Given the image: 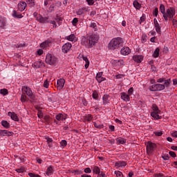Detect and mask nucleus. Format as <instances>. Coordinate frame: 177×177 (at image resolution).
Listing matches in <instances>:
<instances>
[{"instance_id":"nucleus-1","label":"nucleus","mask_w":177,"mask_h":177,"mask_svg":"<svg viewBox=\"0 0 177 177\" xmlns=\"http://www.w3.org/2000/svg\"><path fill=\"white\" fill-rule=\"evenodd\" d=\"M97 41H99V36L96 34H92L91 35L82 36L81 44L85 48L91 49V48H93L96 45Z\"/></svg>"},{"instance_id":"nucleus-2","label":"nucleus","mask_w":177,"mask_h":177,"mask_svg":"<svg viewBox=\"0 0 177 177\" xmlns=\"http://www.w3.org/2000/svg\"><path fill=\"white\" fill-rule=\"evenodd\" d=\"M21 91L22 95H21V102H22V103L28 102V97H27V96L29 97L30 102H35V100H37L35 95H34V93H32V90H31V88L27 86H24L21 88Z\"/></svg>"},{"instance_id":"nucleus-3","label":"nucleus","mask_w":177,"mask_h":177,"mask_svg":"<svg viewBox=\"0 0 177 177\" xmlns=\"http://www.w3.org/2000/svg\"><path fill=\"white\" fill-rule=\"evenodd\" d=\"M124 45V40L121 37H115L112 39L109 44V48L111 50H114V49H118L119 48L122 47Z\"/></svg>"},{"instance_id":"nucleus-4","label":"nucleus","mask_w":177,"mask_h":177,"mask_svg":"<svg viewBox=\"0 0 177 177\" xmlns=\"http://www.w3.org/2000/svg\"><path fill=\"white\" fill-rule=\"evenodd\" d=\"M36 20L39 21V23H50V24L53 25V28H57V24H56V20H50L49 19V17H43L39 15L36 17Z\"/></svg>"},{"instance_id":"nucleus-5","label":"nucleus","mask_w":177,"mask_h":177,"mask_svg":"<svg viewBox=\"0 0 177 177\" xmlns=\"http://www.w3.org/2000/svg\"><path fill=\"white\" fill-rule=\"evenodd\" d=\"M176 11L174 7H169L166 10V12L163 15V18L165 19V21H168V20H172L175 17Z\"/></svg>"},{"instance_id":"nucleus-6","label":"nucleus","mask_w":177,"mask_h":177,"mask_svg":"<svg viewBox=\"0 0 177 177\" xmlns=\"http://www.w3.org/2000/svg\"><path fill=\"white\" fill-rule=\"evenodd\" d=\"M157 149V144L152 142H147V153L149 156H151Z\"/></svg>"},{"instance_id":"nucleus-7","label":"nucleus","mask_w":177,"mask_h":177,"mask_svg":"<svg viewBox=\"0 0 177 177\" xmlns=\"http://www.w3.org/2000/svg\"><path fill=\"white\" fill-rule=\"evenodd\" d=\"M45 62L47 64H50V66H55L57 63V58L52 55V54L48 53L46 56Z\"/></svg>"},{"instance_id":"nucleus-8","label":"nucleus","mask_w":177,"mask_h":177,"mask_svg":"<svg viewBox=\"0 0 177 177\" xmlns=\"http://www.w3.org/2000/svg\"><path fill=\"white\" fill-rule=\"evenodd\" d=\"M156 82H158L159 84H162V82H164L163 85H165L166 88H168V86H169V84H171V79L165 80V78L161 77L158 79Z\"/></svg>"},{"instance_id":"nucleus-9","label":"nucleus","mask_w":177,"mask_h":177,"mask_svg":"<svg viewBox=\"0 0 177 177\" xmlns=\"http://www.w3.org/2000/svg\"><path fill=\"white\" fill-rule=\"evenodd\" d=\"M64 84H66V80L64 78L59 79L57 81V88L59 91H62L64 88Z\"/></svg>"},{"instance_id":"nucleus-10","label":"nucleus","mask_w":177,"mask_h":177,"mask_svg":"<svg viewBox=\"0 0 177 177\" xmlns=\"http://www.w3.org/2000/svg\"><path fill=\"white\" fill-rule=\"evenodd\" d=\"M72 46H73V45H71V43L68 42V43L64 44L62 46L63 53H67L68 52H69V50H70V49H71Z\"/></svg>"},{"instance_id":"nucleus-11","label":"nucleus","mask_w":177,"mask_h":177,"mask_svg":"<svg viewBox=\"0 0 177 177\" xmlns=\"http://www.w3.org/2000/svg\"><path fill=\"white\" fill-rule=\"evenodd\" d=\"M57 121H66L67 120V115L65 113H59L55 116Z\"/></svg>"},{"instance_id":"nucleus-12","label":"nucleus","mask_w":177,"mask_h":177,"mask_svg":"<svg viewBox=\"0 0 177 177\" xmlns=\"http://www.w3.org/2000/svg\"><path fill=\"white\" fill-rule=\"evenodd\" d=\"M120 53L123 56H128L131 53V49H129V47H123L120 50Z\"/></svg>"},{"instance_id":"nucleus-13","label":"nucleus","mask_w":177,"mask_h":177,"mask_svg":"<svg viewBox=\"0 0 177 177\" xmlns=\"http://www.w3.org/2000/svg\"><path fill=\"white\" fill-rule=\"evenodd\" d=\"M127 166V162L124 160L118 161L115 163L116 168H124Z\"/></svg>"},{"instance_id":"nucleus-14","label":"nucleus","mask_w":177,"mask_h":177,"mask_svg":"<svg viewBox=\"0 0 177 177\" xmlns=\"http://www.w3.org/2000/svg\"><path fill=\"white\" fill-rule=\"evenodd\" d=\"M13 135V132L9 131L8 130H0V136H12Z\"/></svg>"},{"instance_id":"nucleus-15","label":"nucleus","mask_w":177,"mask_h":177,"mask_svg":"<svg viewBox=\"0 0 177 177\" xmlns=\"http://www.w3.org/2000/svg\"><path fill=\"white\" fill-rule=\"evenodd\" d=\"M8 116L10 117L11 120H12L13 121H19V116H17V115L15 112H8Z\"/></svg>"},{"instance_id":"nucleus-16","label":"nucleus","mask_w":177,"mask_h":177,"mask_svg":"<svg viewBox=\"0 0 177 177\" xmlns=\"http://www.w3.org/2000/svg\"><path fill=\"white\" fill-rule=\"evenodd\" d=\"M35 68H41L43 66H45V64L42 61H37L32 64Z\"/></svg>"},{"instance_id":"nucleus-17","label":"nucleus","mask_w":177,"mask_h":177,"mask_svg":"<svg viewBox=\"0 0 177 177\" xmlns=\"http://www.w3.org/2000/svg\"><path fill=\"white\" fill-rule=\"evenodd\" d=\"M116 145H125L127 143V139L122 137H119L115 139Z\"/></svg>"},{"instance_id":"nucleus-18","label":"nucleus","mask_w":177,"mask_h":177,"mask_svg":"<svg viewBox=\"0 0 177 177\" xmlns=\"http://www.w3.org/2000/svg\"><path fill=\"white\" fill-rule=\"evenodd\" d=\"M133 60H134L136 63H142L143 61V55H133Z\"/></svg>"},{"instance_id":"nucleus-19","label":"nucleus","mask_w":177,"mask_h":177,"mask_svg":"<svg viewBox=\"0 0 177 177\" xmlns=\"http://www.w3.org/2000/svg\"><path fill=\"white\" fill-rule=\"evenodd\" d=\"M161 112H151V117H153L154 120H161L162 117L160 116Z\"/></svg>"},{"instance_id":"nucleus-20","label":"nucleus","mask_w":177,"mask_h":177,"mask_svg":"<svg viewBox=\"0 0 177 177\" xmlns=\"http://www.w3.org/2000/svg\"><path fill=\"white\" fill-rule=\"evenodd\" d=\"M27 7V3L24 1H21L18 4V9L20 12H23Z\"/></svg>"},{"instance_id":"nucleus-21","label":"nucleus","mask_w":177,"mask_h":177,"mask_svg":"<svg viewBox=\"0 0 177 177\" xmlns=\"http://www.w3.org/2000/svg\"><path fill=\"white\" fill-rule=\"evenodd\" d=\"M55 20L57 23L58 26H62L63 17H61L60 14H56Z\"/></svg>"},{"instance_id":"nucleus-22","label":"nucleus","mask_w":177,"mask_h":177,"mask_svg":"<svg viewBox=\"0 0 177 177\" xmlns=\"http://www.w3.org/2000/svg\"><path fill=\"white\" fill-rule=\"evenodd\" d=\"M5 27H6V21L5 18L0 17V30H4Z\"/></svg>"},{"instance_id":"nucleus-23","label":"nucleus","mask_w":177,"mask_h":177,"mask_svg":"<svg viewBox=\"0 0 177 177\" xmlns=\"http://www.w3.org/2000/svg\"><path fill=\"white\" fill-rule=\"evenodd\" d=\"M121 99L124 100V102H129L130 97L129 95L124 92L121 93Z\"/></svg>"},{"instance_id":"nucleus-24","label":"nucleus","mask_w":177,"mask_h":177,"mask_svg":"<svg viewBox=\"0 0 177 177\" xmlns=\"http://www.w3.org/2000/svg\"><path fill=\"white\" fill-rule=\"evenodd\" d=\"M46 174L47 176H50V175L53 174V166L50 165L47 168Z\"/></svg>"},{"instance_id":"nucleus-25","label":"nucleus","mask_w":177,"mask_h":177,"mask_svg":"<svg viewBox=\"0 0 177 177\" xmlns=\"http://www.w3.org/2000/svg\"><path fill=\"white\" fill-rule=\"evenodd\" d=\"M109 97L110 96H109V95H104V96L102 97L103 104L106 105L110 103V100H109Z\"/></svg>"},{"instance_id":"nucleus-26","label":"nucleus","mask_w":177,"mask_h":177,"mask_svg":"<svg viewBox=\"0 0 177 177\" xmlns=\"http://www.w3.org/2000/svg\"><path fill=\"white\" fill-rule=\"evenodd\" d=\"M1 125L3 128H6V129H9V128H10V123L8 122L6 120H2Z\"/></svg>"},{"instance_id":"nucleus-27","label":"nucleus","mask_w":177,"mask_h":177,"mask_svg":"<svg viewBox=\"0 0 177 177\" xmlns=\"http://www.w3.org/2000/svg\"><path fill=\"white\" fill-rule=\"evenodd\" d=\"M93 125L95 128H97V129H103L104 128V125L102 124H99V122H93Z\"/></svg>"},{"instance_id":"nucleus-28","label":"nucleus","mask_w":177,"mask_h":177,"mask_svg":"<svg viewBox=\"0 0 177 177\" xmlns=\"http://www.w3.org/2000/svg\"><path fill=\"white\" fill-rule=\"evenodd\" d=\"M156 91H164L165 89V86H167L165 84H156Z\"/></svg>"},{"instance_id":"nucleus-29","label":"nucleus","mask_w":177,"mask_h":177,"mask_svg":"<svg viewBox=\"0 0 177 177\" xmlns=\"http://www.w3.org/2000/svg\"><path fill=\"white\" fill-rule=\"evenodd\" d=\"M133 6L135 7L137 10H139L140 8H142V5L139 3V2L137 0H135L133 3Z\"/></svg>"},{"instance_id":"nucleus-30","label":"nucleus","mask_w":177,"mask_h":177,"mask_svg":"<svg viewBox=\"0 0 177 177\" xmlns=\"http://www.w3.org/2000/svg\"><path fill=\"white\" fill-rule=\"evenodd\" d=\"M12 17H15L16 19H21L23 17V15L17 12L16 10H14L12 12Z\"/></svg>"},{"instance_id":"nucleus-31","label":"nucleus","mask_w":177,"mask_h":177,"mask_svg":"<svg viewBox=\"0 0 177 177\" xmlns=\"http://www.w3.org/2000/svg\"><path fill=\"white\" fill-rule=\"evenodd\" d=\"M93 119V116L91 114H87L84 116V121H88V122H91V121Z\"/></svg>"},{"instance_id":"nucleus-32","label":"nucleus","mask_w":177,"mask_h":177,"mask_svg":"<svg viewBox=\"0 0 177 177\" xmlns=\"http://www.w3.org/2000/svg\"><path fill=\"white\" fill-rule=\"evenodd\" d=\"M160 56V48H156L153 52V57L156 59V57H158Z\"/></svg>"},{"instance_id":"nucleus-33","label":"nucleus","mask_w":177,"mask_h":177,"mask_svg":"<svg viewBox=\"0 0 177 177\" xmlns=\"http://www.w3.org/2000/svg\"><path fill=\"white\" fill-rule=\"evenodd\" d=\"M93 172L96 174V175H99L102 171H100V168L97 166H94L93 168Z\"/></svg>"},{"instance_id":"nucleus-34","label":"nucleus","mask_w":177,"mask_h":177,"mask_svg":"<svg viewBox=\"0 0 177 177\" xmlns=\"http://www.w3.org/2000/svg\"><path fill=\"white\" fill-rule=\"evenodd\" d=\"M156 31L158 34H161V26H160V24H155L154 25Z\"/></svg>"},{"instance_id":"nucleus-35","label":"nucleus","mask_w":177,"mask_h":177,"mask_svg":"<svg viewBox=\"0 0 177 177\" xmlns=\"http://www.w3.org/2000/svg\"><path fill=\"white\" fill-rule=\"evenodd\" d=\"M66 39H67V41H75V35L71 34V35L67 36L66 37Z\"/></svg>"},{"instance_id":"nucleus-36","label":"nucleus","mask_w":177,"mask_h":177,"mask_svg":"<svg viewBox=\"0 0 177 177\" xmlns=\"http://www.w3.org/2000/svg\"><path fill=\"white\" fill-rule=\"evenodd\" d=\"M82 59L86 63L84 65L85 68H88V67H89V59H88V57H86L85 56H83Z\"/></svg>"},{"instance_id":"nucleus-37","label":"nucleus","mask_w":177,"mask_h":177,"mask_svg":"<svg viewBox=\"0 0 177 177\" xmlns=\"http://www.w3.org/2000/svg\"><path fill=\"white\" fill-rule=\"evenodd\" d=\"M159 10L162 13V16H164V15L166 12V11H165V6H164V4H160V8H159Z\"/></svg>"},{"instance_id":"nucleus-38","label":"nucleus","mask_w":177,"mask_h":177,"mask_svg":"<svg viewBox=\"0 0 177 177\" xmlns=\"http://www.w3.org/2000/svg\"><path fill=\"white\" fill-rule=\"evenodd\" d=\"M92 97L95 100H98L99 99V93H97V91L95 90L93 91Z\"/></svg>"},{"instance_id":"nucleus-39","label":"nucleus","mask_w":177,"mask_h":177,"mask_svg":"<svg viewBox=\"0 0 177 177\" xmlns=\"http://www.w3.org/2000/svg\"><path fill=\"white\" fill-rule=\"evenodd\" d=\"M90 28H93L94 31H97V25L96 24V22H91Z\"/></svg>"},{"instance_id":"nucleus-40","label":"nucleus","mask_w":177,"mask_h":177,"mask_svg":"<svg viewBox=\"0 0 177 177\" xmlns=\"http://www.w3.org/2000/svg\"><path fill=\"white\" fill-rule=\"evenodd\" d=\"M152 113H161V111L158 109V106H157L156 104L152 105Z\"/></svg>"},{"instance_id":"nucleus-41","label":"nucleus","mask_w":177,"mask_h":177,"mask_svg":"<svg viewBox=\"0 0 177 177\" xmlns=\"http://www.w3.org/2000/svg\"><path fill=\"white\" fill-rule=\"evenodd\" d=\"M49 44H50V40H47V41H44L43 43H41L40 44V46H41V48H46V47H48Z\"/></svg>"},{"instance_id":"nucleus-42","label":"nucleus","mask_w":177,"mask_h":177,"mask_svg":"<svg viewBox=\"0 0 177 177\" xmlns=\"http://www.w3.org/2000/svg\"><path fill=\"white\" fill-rule=\"evenodd\" d=\"M77 15L78 16H85V12H84V10L82 8H80L77 12Z\"/></svg>"},{"instance_id":"nucleus-43","label":"nucleus","mask_w":177,"mask_h":177,"mask_svg":"<svg viewBox=\"0 0 177 177\" xmlns=\"http://www.w3.org/2000/svg\"><path fill=\"white\" fill-rule=\"evenodd\" d=\"M73 174H74V175H82V174H84V171L82 170H73L72 171Z\"/></svg>"},{"instance_id":"nucleus-44","label":"nucleus","mask_w":177,"mask_h":177,"mask_svg":"<svg viewBox=\"0 0 177 177\" xmlns=\"http://www.w3.org/2000/svg\"><path fill=\"white\" fill-rule=\"evenodd\" d=\"M149 89L151 92H156L157 91V87L156 84H153L149 87Z\"/></svg>"},{"instance_id":"nucleus-45","label":"nucleus","mask_w":177,"mask_h":177,"mask_svg":"<svg viewBox=\"0 0 177 177\" xmlns=\"http://www.w3.org/2000/svg\"><path fill=\"white\" fill-rule=\"evenodd\" d=\"M1 95H3V96H6L9 93L8 92V89L3 88L0 90Z\"/></svg>"},{"instance_id":"nucleus-46","label":"nucleus","mask_w":177,"mask_h":177,"mask_svg":"<svg viewBox=\"0 0 177 177\" xmlns=\"http://www.w3.org/2000/svg\"><path fill=\"white\" fill-rule=\"evenodd\" d=\"M61 147L64 148L67 146V141L66 140H62L60 142Z\"/></svg>"},{"instance_id":"nucleus-47","label":"nucleus","mask_w":177,"mask_h":177,"mask_svg":"<svg viewBox=\"0 0 177 177\" xmlns=\"http://www.w3.org/2000/svg\"><path fill=\"white\" fill-rule=\"evenodd\" d=\"M146 20V15L145 14L142 15L140 18V24H142Z\"/></svg>"},{"instance_id":"nucleus-48","label":"nucleus","mask_w":177,"mask_h":177,"mask_svg":"<svg viewBox=\"0 0 177 177\" xmlns=\"http://www.w3.org/2000/svg\"><path fill=\"white\" fill-rule=\"evenodd\" d=\"M155 136H162V131H154Z\"/></svg>"},{"instance_id":"nucleus-49","label":"nucleus","mask_w":177,"mask_h":177,"mask_svg":"<svg viewBox=\"0 0 177 177\" xmlns=\"http://www.w3.org/2000/svg\"><path fill=\"white\" fill-rule=\"evenodd\" d=\"M153 16H155V17H157V16H158V8H156L153 10Z\"/></svg>"},{"instance_id":"nucleus-50","label":"nucleus","mask_w":177,"mask_h":177,"mask_svg":"<svg viewBox=\"0 0 177 177\" xmlns=\"http://www.w3.org/2000/svg\"><path fill=\"white\" fill-rule=\"evenodd\" d=\"M37 116L38 118H44V113H42V111H38Z\"/></svg>"},{"instance_id":"nucleus-51","label":"nucleus","mask_w":177,"mask_h":177,"mask_svg":"<svg viewBox=\"0 0 177 177\" xmlns=\"http://www.w3.org/2000/svg\"><path fill=\"white\" fill-rule=\"evenodd\" d=\"M28 176L30 177H41L39 174L35 173H28Z\"/></svg>"},{"instance_id":"nucleus-52","label":"nucleus","mask_w":177,"mask_h":177,"mask_svg":"<svg viewBox=\"0 0 177 177\" xmlns=\"http://www.w3.org/2000/svg\"><path fill=\"white\" fill-rule=\"evenodd\" d=\"M97 81L99 84L103 82V81H106V77H101L98 79H97Z\"/></svg>"},{"instance_id":"nucleus-53","label":"nucleus","mask_w":177,"mask_h":177,"mask_svg":"<svg viewBox=\"0 0 177 177\" xmlns=\"http://www.w3.org/2000/svg\"><path fill=\"white\" fill-rule=\"evenodd\" d=\"M133 93V88L131 87L128 90V95L132 96Z\"/></svg>"},{"instance_id":"nucleus-54","label":"nucleus","mask_w":177,"mask_h":177,"mask_svg":"<svg viewBox=\"0 0 177 177\" xmlns=\"http://www.w3.org/2000/svg\"><path fill=\"white\" fill-rule=\"evenodd\" d=\"M171 20H172V24H173L174 27L177 28V20L176 19V18L174 17V18L171 19Z\"/></svg>"},{"instance_id":"nucleus-55","label":"nucleus","mask_w":177,"mask_h":177,"mask_svg":"<svg viewBox=\"0 0 177 177\" xmlns=\"http://www.w3.org/2000/svg\"><path fill=\"white\" fill-rule=\"evenodd\" d=\"M97 177H107L104 171H101L99 174H97Z\"/></svg>"},{"instance_id":"nucleus-56","label":"nucleus","mask_w":177,"mask_h":177,"mask_svg":"<svg viewBox=\"0 0 177 177\" xmlns=\"http://www.w3.org/2000/svg\"><path fill=\"white\" fill-rule=\"evenodd\" d=\"M84 171L85 172V174H91L92 172V170L91 169V168L87 167L84 169Z\"/></svg>"},{"instance_id":"nucleus-57","label":"nucleus","mask_w":177,"mask_h":177,"mask_svg":"<svg viewBox=\"0 0 177 177\" xmlns=\"http://www.w3.org/2000/svg\"><path fill=\"white\" fill-rule=\"evenodd\" d=\"M16 172H18V174H23L24 172V168L16 169Z\"/></svg>"},{"instance_id":"nucleus-58","label":"nucleus","mask_w":177,"mask_h":177,"mask_svg":"<svg viewBox=\"0 0 177 177\" xmlns=\"http://www.w3.org/2000/svg\"><path fill=\"white\" fill-rule=\"evenodd\" d=\"M115 77H116L117 80H121V78H124V77H125V75L118 74V75H116Z\"/></svg>"},{"instance_id":"nucleus-59","label":"nucleus","mask_w":177,"mask_h":177,"mask_svg":"<svg viewBox=\"0 0 177 177\" xmlns=\"http://www.w3.org/2000/svg\"><path fill=\"white\" fill-rule=\"evenodd\" d=\"M77 23H78V18H74L72 21L73 25L77 26Z\"/></svg>"},{"instance_id":"nucleus-60","label":"nucleus","mask_w":177,"mask_h":177,"mask_svg":"<svg viewBox=\"0 0 177 177\" xmlns=\"http://www.w3.org/2000/svg\"><path fill=\"white\" fill-rule=\"evenodd\" d=\"M102 75H103V72L97 73L95 76L96 80H98V78L102 77Z\"/></svg>"},{"instance_id":"nucleus-61","label":"nucleus","mask_w":177,"mask_h":177,"mask_svg":"<svg viewBox=\"0 0 177 177\" xmlns=\"http://www.w3.org/2000/svg\"><path fill=\"white\" fill-rule=\"evenodd\" d=\"M169 156H171V157H173V158L176 157V153L172 151H169Z\"/></svg>"},{"instance_id":"nucleus-62","label":"nucleus","mask_w":177,"mask_h":177,"mask_svg":"<svg viewBox=\"0 0 177 177\" xmlns=\"http://www.w3.org/2000/svg\"><path fill=\"white\" fill-rule=\"evenodd\" d=\"M35 0H26V2L30 5V6H34Z\"/></svg>"},{"instance_id":"nucleus-63","label":"nucleus","mask_w":177,"mask_h":177,"mask_svg":"<svg viewBox=\"0 0 177 177\" xmlns=\"http://www.w3.org/2000/svg\"><path fill=\"white\" fill-rule=\"evenodd\" d=\"M86 2L88 3V5H89V6H92V5L95 3V1H93V0H86Z\"/></svg>"},{"instance_id":"nucleus-64","label":"nucleus","mask_w":177,"mask_h":177,"mask_svg":"<svg viewBox=\"0 0 177 177\" xmlns=\"http://www.w3.org/2000/svg\"><path fill=\"white\" fill-rule=\"evenodd\" d=\"M162 158H163V160L165 161H168V160H169V156L168 155H165L163 156H162Z\"/></svg>"}]
</instances>
